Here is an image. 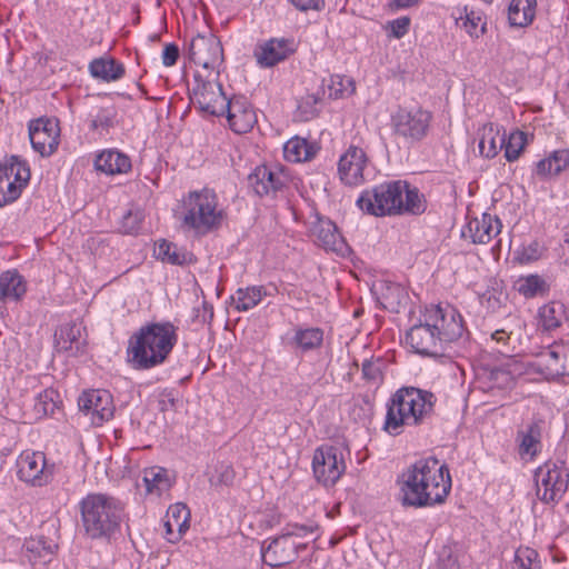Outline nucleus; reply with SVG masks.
Returning <instances> with one entry per match:
<instances>
[{
    "mask_svg": "<svg viewBox=\"0 0 569 569\" xmlns=\"http://www.w3.org/2000/svg\"><path fill=\"white\" fill-rule=\"evenodd\" d=\"M403 506L423 508L445 502L451 489L446 465L436 458L420 459L398 477Z\"/></svg>",
    "mask_w": 569,
    "mask_h": 569,
    "instance_id": "obj_1",
    "label": "nucleus"
},
{
    "mask_svg": "<svg viewBox=\"0 0 569 569\" xmlns=\"http://www.w3.org/2000/svg\"><path fill=\"white\" fill-rule=\"evenodd\" d=\"M178 341L177 328L170 321L141 326L128 340L127 361L136 370L162 365Z\"/></svg>",
    "mask_w": 569,
    "mask_h": 569,
    "instance_id": "obj_2",
    "label": "nucleus"
},
{
    "mask_svg": "<svg viewBox=\"0 0 569 569\" xmlns=\"http://www.w3.org/2000/svg\"><path fill=\"white\" fill-rule=\"evenodd\" d=\"M358 207L372 216L421 214L426 200L417 188L402 180L386 181L361 192Z\"/></svg>",
    "mask_w": 569,
    "mask_h": 569,
    "instance_id": "obj_3",
    "label": "nucleus"
},
{
    "mask_svg": "<svg viewBox=\"0 0 569 569\" xmlns=\"http://www.w3.org/2000/svg\"><path fill=\"white\" fill-rule=\"evenodd\" d=\"M83 536L90 540L110 542L120 530L124 505L106 493H89L79 502Z\"/></svg>",
    "mask_w": 569,
    "mask_h": 569,
    "instance_id": "obj_4",
    "label": "nucleus"
},
{
    "mask_svg": "<svg viewBox=\"0 0 569 569\" xmlns=\"http://www.w3.org/2000/svg\"><path fill=\"white\" fill-rule=\"evenodd\" d=\"M436 396L416 387H402L397 390L387 405L385 430L399 435L402 426H419L431 418Z\"/></svg>",
    "mask_w": 569,
    "mask_h": 569,
    "instance_id": "obj_5",
    "label": "nucleus"
},
{
    "mask_svg": "<svg viewBox=\"0 0 569 569\" xmlns=\"http://www.w3.org/2000/svg\"><path fill=\"white\" fill-rule=\"evenodd\" d=\"M183 208V224L201 234L219 229L224 219V211L219 208L217 193L212 189L189 192Z\"/></svg>",
    "mask_w": 569,
    "mask_h": 569,
    "instance_id": "obj_6",
    "label": "nucleus"
},
{
    "mask_svg": "<svg viewBox=\"0 0 569 569\" xmlns=\"http://www.w3.org/2000/svg\"><path fill=\"white\" fill-rule=\"evenodd\" d=\"M425 315L446 349L448 358L459 356V347L465 335L463 319L459 311L451 306H431L426 308Z\"/></svg>",
    "mask_w": 569,
    "mask_h": 569,
    "instance_id": "obj_7",
    "label": "nucleus"
},
{
    "mask_svg": "<svg viewBox=\"0 0 569 569\" xmlns=\"http://www.w3.org/2000/svg\"><path fill=\"white\" fill-rule=\"evenodd\" d=\"M536 496L543 503H557L569 485V470L561 461H547L535 471Z\"/></svg>",
    "mask_w": 569,
    "mask_h": 569,
    "instance_id": "obj_8",
    "label": "nucleus"
},
{
    "mask_svg": "<svg viewBox=\"0 0 569 569\" xmlns=\"http://www.w3.org/2000/svg\"><path fill=\"white\" fill-rule=\"evenodd\" d=\"M219 74L218 72L211 74L196 71V86L192 89L193 103L198 104L201 111L216 117L223 116L224 104L229 100L221 83L218 82Z\"/></svg>",
    "mask_w": 569,
    "mask_h": 569,
    "instance_id": "obj_9",
    "label": "nucleus"
},
{
    "mask_svg": "<svg viewBox=\"0 0 569 569\" xmlns=\"http://www.w3.org/2000/svg\"><path fill=\"white\" fill-rule=\"evenodd\" d=\"M432 113L421 107L400 108L391 117V124L397 137L409 143L419 142L429 132Z\"/></svg>",
    "mask_w": 569,
    "mask_h": 569,
    "instance_id": "obj_10",
    "label": "nucleus"
},
{
    "mask_svg": "<svg viewBox=\"0 0 569 569\" xmlns=\"http://www.w3.org/2000/svg\"><path fill=\"white\" fill-rule=\"evenodd\" d=\"M189 58L202 68L203 73H220V67L224 61L222 44L213 34H198L191 40Z\"/></svg>",
    "mask_w": 569,
    "mask_h": 569,
    "instance_id": "obj_11",
    "label": "nucleus"
},
{
    "mask_svg": "<svg viewBox=\"0 0 569 569\" xmlns=\"http://www.w3.org/2000/svg\"><path fill=\"white\" fill-rule=\"evenodd\" d=\"M315 478L323 486H333L346 470L341 451L333 446H321L312 458Z\"/></svg>",
    "mask_w": 569,
    "mask_h": 569,
    "instance_id": "obj_12",
    "label": "nucleus"
},
{
    "mask_svg": "<svg viewBox=\"0 0 569 569\" xmlns=\"http://www.w3.org/2000/svg\"><path fill=\"white\" fill-rule=\"evenodd\" d=\"M527 372V365L516 357H508L500 366L482 369L480 381L486 391L506 390L513 386L515 379Z\"/></svg>",
    "mask_w": 569,
    "mask_h": 569,
    "instance_id": "obj_13",
    "label": "nucleus"
},
{
    "mask_svg": "<svg viewBox=\"0 0 569 569\" xmlns=\"http://www.w3.org/2000/svg\"><path fill=\"white\" fill-rule=\"evenodd\" d=\"M407 341L417 353L433 358H448L446 349L438 339V336H436L425 312L419 323L408 330Z\"/></svg>",
    "mask_w": 569,
    "mask_h": 569,
    "instance_id": "obj_14",
    "label": "nucleus"
},
{
    "mask_svg": "<svg viewBox=\"0 0 569 569\" xmlns=\"http://www.w3.org/2000/svg\"><path fill=\"white\" fill-rule=\"evenodd\" d=\"M368 157L363 149L357 146H349L340 156L338 162V174L340 181L349 187H358L366 181L365 170L368 166Z\"/></svg>",
    "mask_w": 569,
    "mask_h": 569,
    "instance_id": "obj_15",
    "label": "nucleus"
},
{
    "mask_svg": "<svg viewBox=\"0 0 569 569\" xmlns=\"http://www.w3.org/2000/svg\"><path fill=\"white\" fill-rule=\"evenodd\" d=\"M58 121L48 118H39L29 124V138L34 151L42 157L51 156L59 146Z\"/></svg>",
    "mask_w": 569,
    "mask_h": 569,
    "instance_id": "obj_16",
    "label": "nucleus"
},
{
    "mask_svg": "<svg viewBox=\"0 0 569 569\" xmlns=\"http://www.w3.org/2000/svg\"><path fill=\"white\" fill-rule=\"evenodd\" d=\"M78 406L84 415L90 416L96 426L112 418L114 411L111 395L101 389L83 391L78 399Z\"/></svg>",
    "mask_w": 569,
    "mask_h": 569,
    "instance_id": "obj_17",
    "label": "nucleus"
},
{
    "mask_svg": "<svg viewBox=\"0 0 569 569\" xmlns=\"http://www.w3.org/2000/svg\"><path fill=\"white\" fill-rule=\"evenodd\" d=\"M19 479L32 486H43L52 477L46 465V456L40 451H23L17 461Z\"/></svg>",
    "mask_w": 569,
    "mask_h": 569,
    "instance_id": "obj_18",
    "label": "nucleus"
},
{
    "mask_svg": "<svg viewBox=\"0 0 569 569\" xmlns=\"http://www.w3.org/2000/svg\"><path fill=\"white\" fill-rule=\"evenodd\" d=\"M230 128L236 133H247L257 123V116L249 100L243 96H233L223 108Z\"/></svg>",
    "mask_w": 569,
    "mask_h": 569,
    "instance_id": "obj_19",
    "label": "nucleus"
},
{
    "mask_svg": "<svg viewBox=\"0 0 569 569\" xmlns=\"http://www.w3.org/2000/svg\"><path fill=\"white\" fill-rule=\"evenodd\" d=\"M263 562L270 567H282L292 562L298 556V547L290 539V533H282L270 540L266 546V541L261 547Z\"/></svg>",
    "mask_w": 569,
    "mask_h": 569,
    "instance_id": "obj_20",
    "label": "nucleus"
},
{
    "mask_svg": "<svg viewBox=\"0 0 569 569\" xmlns=\"http://www.w3.org/2000/svg\"><path fill=\"white\" fill-rule=\"evenodd\" d=\"M248 182L256 194L276 197L284 187L286 178L267 166H259L248 176Z\"/></svg>",
    "mask_w": 569,
    "mask_h": 569,
    "instance_id": "obj_21",
    "label": "nucleus"
},
{
    "mask_svg": "<svg viewBox=\"0 0 569 569\" xmlns=\"http://www.w3.org/2000/svg\"><path fill=\"white\" fill-rule=\"evenodd\" d=\"M311 233L319 246L326 250L340 251L345 244L337 226L326 218H318L313 222Z\"/></svg>",
    "mask_w": 569,
    "mask_h": 569,
    "instance_id": "obj_22",
    "label": "nucleus"
},
{
    "mask_svg": "<svg viewBox=\"0 0 569 569\" xmlns=\"http://www.w3.org/2000/svg\"><path fill=\"white\" fill-rule=\"evenodd\" d=\"M501 221L497 216L483 213L481 218H475L468 223V229L473 243H488L501 230Z\"/></svg>",
    "mask_w": 569,
    "mask_h": 569,
    "instance_id": "obj_23",
    "label": "nucleus"
},
{
    "mask_svg": "<svg viewBox=\"0 0 569 569\" xmlns=\"http://www.w3.org/2000/svg\"><path fill=\"white\" fill-rule=\"evenodd\" d=\"M539 326L543 331H553L569 322V310L560 301H551L538 310Z\"/></svg>",
    "mask_w": 569,
    "mask_h": 569,
    "instance_id": "obj_24",
    "label": "nucleus"
},
{
    "mask_svg": "<svg viewBox=\"0 0 569 569\" xmlns=\"http://www.w3.org/2000/svg\"><path fill=\"white\" fill-rule=\"evenodd\" d=\"M90 74L103 82H113L124 76V66L111 57H100L89 63Z\"/></svg>",
    "mask_w": 569,
    "mask_h": 569,
    "instance_id": "obj_25",
    "label": "nucleus"
},
{
    "mask_svg": "<svg viewBox=\"0 0 569 569\" xmlns=\"http://www.w3.org/2000/svg\"><path fill=\"white\" fill-rule=\"evenodd\" d=\"M290 52L288 40L271 39L260 47L259 51L256 52V57L260 66L273 67L287 59Z\"/></svg>",
    "mask_w": 569,
    "mask_h": 569,
    "instance_id": "obj_26",
    "label": "nucleus"
},
{
    "mask_svg": "<svg viewBox=\"0 0 569 569\" xmlns=\"http://www.w3.org/2000/svg\"><path fill=\"white\" fill-rule=\"evenodd\" d=\"M96 169L107 174L126 173L131 169V161L128 156L116 151L106 150L97 156Z\"/></svg>",
    "mask_w": 569,
    "mask_h": 569,
    "instance_id": "obj_27",
    "label": "nucleus"
},
{
    "mask_svg": "<svg viewBox=\"0 0 569 569\" xmlns=\"http://www.w3.org/2000/svg\"><path fill=\"white\" fill-rule=\"evenodd\" d=\"M27 291L23 277L17 270H8L0 276V300H20Z\"/></svg>",
    "mask_w": 569,
    "mask_h": 569,
    "instance_id": "obj_28",
    "label": "nucleus"
},
{
    "mask_svg": "<svg viewBox=\"0 0 569 569\" xmlns=\"http://www.w3.org/2000/svg\"><path fill=\"white\" fill-rule=\"evenodd\" d=\"M154 252L158 259L174 266H187L196 261L192 252L167 240H161Z\"/></svg>",
    "mask_w": 569,
    "mask_h": 569,
    "instance_id": "obj_29",
    "label": "nucleus"
},
{
    "mask_svg": "<svg viewBox=\"0 0 569 569\" xmlns=\"http://www.w3.org/2000/svg\"><path fill=\"white\" fill-rule=\"evenodd\" d=\"M537 0H511L508 8V20L512 27L529 26L536 14Z\"/></svg>",
    "mask_w": 569,
    "mask_h": 569,
    "instance_id": "obj_30",
    "label": "nucleus"
},
{
    "mask_svg": "<svg viewBox=\"0 0 569 569\" xmlns=\"http://www.w3.org/2000/svg\"><path fill=\"white\" fill-rule=\"evenodd\" d=\"M558 346L559 345H553L541 351L533 362V367L545 376L546 379H556L560 377L559 360L561 357Z\"/></svg>",
    "mask_w": 569,
    "mask_h": 569,
    "instance_id": "obj_31",
    "label": "nucleus"
},
{
    "mask_svg": "<svg viewBox=\"0 0 569 569\" xmlns=\"http://www.w3.org/2000/svg\"><path fill=\"white\" fill-rule=\"evenodd\" d=\"M505 144V131L500 133V130L492 123L483 127V131L479 141V150L486 158H493L500 150L503 149Z\"/></svg>",
    "mask_w": 569,
    "mask_h": 569,
    "instance_id": "obj_32",
    "label": "nucleus"
},
{
    "mask_svg": "<svg viewBox=\"0 0 569 569\" xmlns=\"http://www.w3.org/2000/svg\"><path fill=\"white\" fill-rule=\"evenodd\" d=\"M81 328L72 323L61 327L56 335V347L59 351H69L77 355L81 346Z\"/></svg>",
    "mask_w": 569,
    "mask_h": 569,
    "instance_id": "obj_33",
    "label": "nucleus"
},
{
    "mask_svg": "<svg viewBox=\"0 0 569 569\" xmlns=\"http://www.w3.org/2000/svg\"><path fill=\"white\" fill-rule=\"evenodd\" d=\"M143 482L149 493L161 495L171 488L172 482L166 468L153 466L143 471Z\"/></svg>",
    "mask_w": 569,
    "mask_h": 569,
    "instance_id": "obj_34",
    "label": "nucleus"
},
{
    "mask_svg": "<svg viewBox=\"0 0 569 569\" xmlns=\"http://www.w3.org/2000/svg\"><path fill=\"white\" fill-rule=\"evenodd\" d=\"M264 296H267V291L262 286H252L239 288L231 299L238 311H247L256 307Z\"/></svg>",
    "mask_w": 569,
    "mask_h": 569,
    "instance_id": "obj_35",
    "label": "nucleus"
},
{
    "mask_svg": "<svg viewBox=\"0 0 569 569\" xmlns=\"http://www.w3.org/2000/svg\"><path fill=\"white\" fill-rule=\"evenodd\" d=\"M322 341L323 330L320 328H298L292 338L296 347L305 352L319 348Z\"/></svg>",
    "mask_w": 569,
    "mask_h": 569,
    "instance_id": "obj_36",
    "label": "nucleus"
},
{
    "mask_svg": "<svg viewBox=\"0 0 569 569\" xmlns=\"http://www.w3.org/2000/svg\"><path fill=\"white\" fill-rule=\"evenodd\" d=\"M516 288L518 292L525 298L542 296L549 290L546 280L539 274H528L526 277H520L516 281Z\"/></svg>",
    "mask_w": 569,
    "mask_h": 569,
    "instance_id": "obj_37",
    "label": "nucleus"
},
{
    "mask_svg": "<svg viewBox=\"0 0 569 569\" xmlns=\"http://www.w3.org/2000/svg\"><path fill=\"white\" fill-rule=\"evenodd\" d=\"M283 154L290 162L308 161L313 157V152L307 140L298 137L284 143Z\"/></svg>",
    "mask_w": 569,
    "mask_h": 569,
    "instance_id": "obj_38",
    "label": "nucleus"
},
{
    "mask_svg": "<svg viewBox=\"0 0 569 569\" xmlns=\"http://www.w3.org/2000/svg\"><path fill=\"white\" fill-rule=\"evenodd\" d=\"M456 24L465 29L471 37H479L485 32L486 24L479 13L475 11H468L465 8L462 11L459 10V16L455 17Z\"/></svg>",
    "mask_w": 569,
    "mask_h": 569,
    "instance_id": "obj_39",
    "label": "nucleus"
},
{
    "mask_svg": "<svg viewBox=\"0 0 569 569\" xmlns=\"http://www.w3.org/2000/svg\"><path fill=\"white\" fill-rule=\"evenodd\" d=\"M7 169H0V207H3L10 202L17 200L20 194L22 187L27 182H19L7 178Z\"/></svg>",
    "mask_w": 569,
    "mask_h": 569,
    "instance_id": "obj_40",
    "label": "nucleus"
},
{
    "mask_svg": "<svg viewBox=\"0 0 569 569\" xmlns=\"http://www.w3.org/2000/svg\"><path fill=\"white\" fill-rule=\"evenodd\" d=\"M542 420L532 421L527 431L522 433V439L520 442V453L521 455H536L537 447L541 439V430H542Z\"/></svg>",
    "mask_w": 569,
    "mask_h": 569,
    "instance_id": "obj_41",
    "label": "nucleus"
},
{
    "mask_svg": "<svg viewBox=\"0 0 569 569\" xmlns=\"http://www.w3.org/2000/svg\"><path fill=\"white\" fill-rule=\"evenodd\" d=\"M386 361L378 358L366 359L361 366L362 378L370 383L379 385L383 381Z\"/></svg>",
    "mask_w": 569,
    "mask_h": 569,
    "instance_id": "obj_42",
    "label": "nucleus"
},
{
    "mask_svg": "<svg viewBox=\"0 0 569 569\" xmlns=\"http://www.w3.org/2000/svg\"><path fill=\"white\" fill-rule=\"evenodd\" d=\"M513 341V331L506 328L497 329L490 335V342L496 345L495 350L502 355L505 359L513 357L511 355L515 350V347H511Z\"/></svg>",
    "mask_w": 569,
    "mask_h": 569,
    "instance_id": "obj_43",
    "label": "nucleus"
},
{
    "mask_svg": "<svg viewBox=\"0 0 569 569\" xmlns=\"http://www.w3.org/2000/svg\"><path fill=\"white\" fill-rule=\"evenodd\" d=\"M526 142L527 138L525 132L522 131L516 130L511 132L508 137L505 134L503 149L506 159L509 162L517 160Z\"/></svg>",
    "mask_w": 569,
    "mask_h": 569,
    "instance_id": "obj_44",
    "label": "nucleus"
},
{
    "mask_svg": "<svg viewBox=\"0 0 569 569\" xmlns=\"http://www.w3.org/2000/svg\"><path fill=\"white\" fill-rule=\"evenodd\" d=\"M144 212L140 208L129 209L120 220V230L126 234H137L142 227Z\"/></svg>",
    "mask_w": 569,
    "mask_h": 569,
    "instance_id": "obj_45",
    "label": "nucleus"
},
{
    "mask_svg": "<svg viewBox=\"0 0 569 569\" xmlns=\"http://www.w3.org/2000/svg\"><path fill=\"white\" fill-rule=\"evenodd\" d=\"M0 169H7V178H16V181L28 182L30 179V169L26 161H22L17 156H11L10 159L0 164Z\"/></svg>",
    "mask_w": 569,
    "mask_h": 569,
    "instance_id": "obj_46",
    "label": "nucleus"
},
{
    "mask_svg": "<svg viewBox=\"0 0 569 569\" xmlns=\"http://www.w3.org/2000/svg\"><path fill=\"white\" fill-rule=\"evenodd\" d=\"M117 110L113 106L100 108L96 116L90 121L91 130L108 131L116 124Z\"/></svg>",
    "mask_w": 569,
    "mask_h": 569,
    "instance_id": "obj_47",
    "label": "nucleus"
},
{
    "mask_svg": "<svg viewBox=\"0 0 569 569\" xmlns=\"http://www.w3.org/2000/svg\"><path fill=\"white\" fill-rule=\"evenodd\" d=\"M515 563L518 569H540L538 552L531 548H519L515 555Z\"/></svg>",
    "mask_w": 569,
    "mask_h": 569,
    "instance_id": "obj_48",
    "label": "nucleus"
},
{
    "mask_svg": "<svg viewBox=\"0 0 569 569\" xmlns=\"http://www.w3.org/2000/svg\"><path fill=\"white\" fill-rule=\"evenodd\" d=\"M190 510L184 503H174L169 507L166 519L170 522L181 525V530L187 531L189 528Z\"/></svg>",
    "mask_w": 569,
    "mask_h": 569,
    "instance_id": "obj_49",
    "label": "nucleus"
},
{
    "mask_svg": "<svg viewBox=\"0 0 569 569\" xmlns=\"http://www.w3.org/2000/svg\"><path fill=\"white\" fill-rule=\"evenodd\" d=\"M53 391L46 390L36 398L34 410L39 415H53L58 409V403L53 399Z\"/></svg>",
    "mask_w": 569,
    "mask_h": 569,
    "instance_id": "obj_50",
    "label": "nucleus"
},
{
    "mask_svg": "<svg viewBox=\"0 0 569 569\" xmlns=\"http://www.w3.org/2000/svg\"><path fill=\"white\" fill-rule=\"evenodd\" d=\"M234 480V471L230 466H221L217 470V476L211 478L213 486H230Z\"/></svg>",
    "mask_w": 569,
    "mask_h": 569,
    "instance_id": "obj_51",
    "label": "nucleus"
},
{
    "mask_svg": "<svg viewBox=\"0 0 569 569\" xmlns=\"http://www.w3.org/2000/svg\"><path fill=\"white\" fill-rule=\"evenodd\" d=\"M548 158L552 162L553 172L559 174L569 164V150L568 149L556 150Z\"/></svg>",
    "mask_w": 569,
    "mask_h": 569,
    "instance_id": "obj_52",
    "label": "nucleus"
},
{
    "mask_svg": "<svg viewBox=\"0 0 569 569\" xmlns=\"http://www.w3.org/2000/svg\"><path fill=\"white\" fill-rule=\"evenodd\" d=\"M391 34L400 39L402 38L409 30L410 27V18L400 17L389 22Z\"/></svg>",
    "mask_w": 569,
    "mask_h": 569,
    "instance_id": "obj_53",
    "label": "nucleus"
},
{
    "mask_svg": "<svg viewBox=\"0 0 569 569\" xmlns=\"http://www.w3.org/2000/svg\"><path fill=\"white\" fill-rule=\"evenodd\" d=\"M213 307L208 301H202L201 307L196 309L194 320L199 323L210 325L213 319Z\"/></svg>",
    "mask_w": 569,
    "mask_h": 569,
    "instance_id": "obj_54",
    "label": "nucleus"
},
{
    "mask_svg": "<svg viewBox=\"0 0 569 569\" xmlns=\"http://www.w3.org/2000/svg\"><path fill=\"white\" fill-rule=\"evenodd\" d=\"M318 529V526L315 523H306V525H289L286 529L284 533H290V539L292 537H306L309 533H313Z\"/></svg>",
    "mask_w": 569,
    "mask_h": 569,
    "instance_id": "obj_55",
    "label": "nucleus"
},
{
    "mask_svg": "<svg viewBox=\"0 0 569 569\" xmlns=\"http://www.w3.org/2000/svg\"><path fill=\"white\" fill-rule=\"evenodd\" d=\"M163 526L166 530L164 537L171 543L179 541L182 535L186 532L181 530V525H179L178 522H170L169 520L166 519Z\"/></svg>",
    "mask_w": 569,
    "mask_h": 569,
    "instance_id": "obj_56",
    "label": "nucleus"
},
{
    "mask_svg": "<svg viewBox=\"0 0 569 569\" xmlns=\"http://www.w3.org/2000/svg\"><path fill=\"white\" fill-rule=\"evenodd\" d=\"M179 58V48L174 43H168L164 46L162 51V63L166 67H172L176 64Z\"/></svg>",
    "mask_w": 569,
    "mask_h": 569,
    "instance_id": "obj_57",
    "label": "nucleus"
},
{
    "mask_svg": "<svg viewBox=\"0 0 569 569\" xmlns=\"http://www.w3.org/2000/svg\"><path fill=\"white\" fill-rule=\"evenodd\" d=\"M54 548L56 545L47 542L43 536H39L37 539H31L28 542V549L31 551H37L39 553L41 552V550L46 551L47 553H52Z\"/></svg>",
    "mask_w": 569,
    "mask_h": 569,
    "instance_id": "obj_58",
    "label": "nucleus"
},
{
    "mask_svg": "<svg viewBox=\"0 0 569 569\" xmlns=\"http://www.w3.org/2000/svg\"><path fill=\"white\" fill-rule=\"evenodd\" d=\"M536 174L542 179L550 178L553 176H557L556 172H553V166L549 158H545L539 160L536 163Z\"/></svg>",
    "mask_w": 569,
    "mask_h": 569,
    "instance_id": "obj_59",
    "label": "nucleus"
},
{
    "mask_svg": "<svg viewBox=\"0 0 569 569\" xmlns=\"http://www.w3.org/2000/svg\"><path fill=\"white\" fill-rule=\"evenodd\" d=\"M298 10H321L325 7V0H289Z\"/></svg>",
    "mask_w": 569,
    "mask_h": 569,
    "instance_id": "obj_60",
    "label": "nucleus"
},
{
    "mask_svg": "<svg viewBox=\"0 0 569 569\" xmlns=\"http://www.w3.org/2000/svg\"><path fill=\"white\" fill-rule=\"evenodd\" d=\"M176 398L172 396L171 392H163L161 395V399L159 400V408L161 411L168 410V409H174L176 407Z\"/></svg>",
    "mask_w": 569,
    "mask_h": 569,
    "instance_id": "obj_61",
    "label": "nucleus"
},
{
    "mask_svg": "<svg viewBox=\"0 0 569 569\" xmlns=\"http://www.w3.org/2000/svg\"><path fill=\"white\" fill-rule=\"evenodd\" d=\"M538 244H531L528 248L523 250L522 259L530 261L536 260L538 258V251H537Z\"/></svg>",
    "mask_w": 569,
    "mask_h": 569,
    "instance_id": "obj_62",
    "label": "nucleus"
},
{
    "mask_svg": "<svg viewBox=\"0 0 569 569\" xmlns=\"http://www.w3.org/2000/svg\"><path fill=\"white\" fill-rule=\"evenodd\" d=\"M420 0H391V6L396 9H407L419 3Z\"/></svg>",
    "mask_w": 569,
    "mask_h": 569,
    "instance_id": "obj_63",
    "label": "nucleus"
},
{
    "mask_svg": "<svg viewBox=\"0 0 569 569\" xmlns=\"http://www.w3.org/2000/svg\"><path fill=\"white\" fill-rule=\"evenodd\" d=\"M558 350L560 351V357L565 358V369H567V376H569V345H559Z\"/></svg>",
    "mask_w": 569,
    "mask_h": 569,
    "instance_id": "obj_64",
    "label": "nucleus"
}]
</instances>
